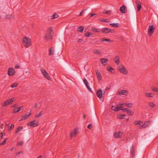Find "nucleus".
<instances>
[{
    "instance_id": "obj_1",
    "label": "nucleus",
    "mask_w": 158,
    "mask_h": 158,
    "mask_svg": "<svg viewBox=\"0 0 158 158\" xmlns=\"http://www.w3.org/2000/svg\"><path fill=\"white\" fill-rule=\"evenodd\" d=\"M53 32L52 28V27H49L44 36L45 40L49 41L52 39V33Z\"/></svg>"
},
{
    "instance_id": "obj_2",
    "label": "nucleus",
    "mask_w": 158,
    "mask_h": 158,
    "mask_svg": "<svg viewBox=\"0 0 158 158\" xmlns=\"http://www.w3.org/2000/svg\"><path fill=\"white\" fill-rule=\"evenodd\" d=\"M31 40L29 38L25 36L23 39V43L26 48H28L31 45Z\"/></svg>"
},
{
    "instance_id": "obj_3",
    "label": "nucleus",
    "mask_w": 158,
    "mask_h": 158,
    "mask_svg": "<svg viewBox=\"0 0 158 158\" xmlns=\"http://www.w3.org/2000/svg\"><path fill=\"white\" fill-rule=\"evenodd\" d=\"M118 70L121 73L124 75H127L128 73L127 69L123 65H120L118 67Z\"/></svg>"
},
{
    "instance_id": "obj_4",
    "label": "nucleus",
    "mask_w": 158,
    "mask_h": 158,
    "mask_svg": "<svg viewBox=\"0 0 158 158\" xmlns=\"http://www.w3.org/2000/svg\"><path fill=\"white\" fill-rule=\"evenodd\" d=\"M101 31L102 33L105 34H107L109 32L112 33L114 32V30H111L108 28H103L101 29Z\"/></svg>"
},
{
    "instance_id": "obj_5",
    "label": "nucleus",
    "mask_w": 158,
    "mask_h": 158,
    "mask_svg": "<svg viewBox=\"0 0 158 158\" xmlns=\"http://www.w3.org/2000/svg\"><path fill=\"white\" fill-rule=\"evenodd\" d=\"M155 29V28L153 25L149 26L148 29V35L151 36L154 32Z\"/></svg>"
},
{
    "instance_id": "obj_6",
    "label": "nucleus",
    "mask_w": 158,
    "mask_h": 158,
    "mask_svg": "<svg viewBox=\"0 0 158 158\" xmlns=\"http://www.w3.org/2000/svg\"><path fill=\"white\" fill-rule=\"evenodd\" d=\"M15 98H12L9 100L6 101L4 102L2 104V106H6L7 105L9 104H10L12 103V102L15 101Z\"/></svg>"
},
{
    "instance_id": "obj_7",
    "label": "nucleus",
    "mask_w": 158,
    "mask_h": 158,
    "mask_svg": "<svg viewBox=\"0 0 158 158\" xmlns=\"http://www.w3.org/2000/svg\"><path fill=\"white\" fill-rule=\"evenodd\" d=\"M28 126H31L32 127H35L39 125V123L35 120L30 121L27 124Z\"/></svg>"
},
{
    "instance_id": "obj_8",
    "label": "nucleus",
    "mask_w": 158,
    "mask_h": 158,
    "mask_svg": "<svg viewBox=\"0 0 158 158\" xmlns=\"http://www.w3.org/2000/svg\"><path fill=\"white\" fill-rule=\"evenodd\" d=\"M15 69L12 68H9L8 69V74L9 76H13L15 73Z\"/></svg>"
},
{
    "instance_id": "obj_9",
    "label": "nucleus",
    "mask_w": 158,
    "mask_h": 158,
    "mask_svg": "<svg viewBox=\"0 0 158 158\" xmlns=\"http://www.w3.org/2000/svg\"><path fill=\"white\" fill-rule=\"evenodd\" d=\"M123 134V132L121 131H118L116 132L114 135V136L115 138H120L122 137Z\"/></svg>"
},
{
    "instance_id": "obj_10",
    "label": "nucleus",
    "mask_w": 158,
    "mask_h": 158,
    "mask_svg": "<svg viewBox=\"0 0 158 158\" xmlns=\"http://www.w3.org/2000/svg\"><path fill=\"white\" fill-rule=\"evenodd\" d=\"M77 133L78 130L76 128L74 129L73 131L70 133L71 138L72 139V138L75 137Z\"/></svg>"
},
{
    "instance_id": "obj_11",
    "label": "nucleus",
    "mask_w": 158,
    "mask_h": 158,
    "mask_svg": "<svg viewBox=\"0 0 158 158\" xmlns=\"http://www.w3.org/2000/svg\"><path fill=\"white\" fill-rule=\"evenodd\" d=\"M128 93V91H127L123 89L118 91V94L119 95H126Z\"/></svg>"
},
{
    "instance_id": "obj_12",
    "label": "nucleus",
    "mask_w": 158,
    "mask_h": 158,
    "mask_svg": "<svg viewBox=\"0 0 158 158\" xmlns=\"http://www.w3.org/2000/svg\"><path fill=\"white\" fill-rule=\"evenodd\" d=\"M114 61L117 65H119L120 63V58L118 56H116L114 59Z\"/></svg>"
},
{
    "instance_id": "obj_13",
    "label": "nucleus",
    "mask_w": 158,
    "mask_h": 158,
    "mask_svg": "<svg viewBox=\"0 0 158 158\" xmlns=\"http://www.w3.org/2000/svg\"><path fill=\"white\" fill-rule=\"evenodd\" d=\"M102 89H98L97 91V96L99 98H101L102 97Z\"/></svg>"
},
{
    "instance_id": "obj_14",
    "label": "nucleus",
    "mask_w": 158,
    "mask_h": 158,
    "mask_svg": "<svg viewBox=\"0 0 158 158\" xmlns=\"http://www.w3.org/2000/svg\"><path fill=\"white\" fill-rule=\"evenodd\" d=\"M96 74L98 81H99L102 78V76L100 72L98 70H96Z\"/></svg>"
},
{
    "instance_id": "obj_15",
    "label": "nucleus",
    "mask_w": 158,
    "mask_h": 158,
    "mask_svg": "<svg viewBox=\"0 0 158 158\" xmlns=\"http://www.w3.org/2000/svg\"><path fill=\"white\" fill-rule=\"evenodd\" d=\"M100 60L101 62L103 65H106V63L108 61V60L106 58H101Z\"/></svg>"
},
{
    "instance_id": "obj_16",
    "label": "nucleus",
    "mask_w": 158,
    "mask_h": 158,
    "mask_svg": "<svg viewBox=\"0 0 158 158\" xmlns=\"http://www.w3.org/2000/svg\"><path fill=\"white\" fill-rule=\"evenodd\" d=\"M126 9V6L123 5L121 7H120V11L122 13H125V10Z\"/></svg>"
},
{
    "instance_id": "obj_17",
    "label": "nucleus",
    "mask_w": 158,
    "mask_h": 158,
    "mask_svg": "<svg viewBox=\"0 0 158 158\" xmlns=\"http://www.w3.org/2000/svg\"><path fill=\"white\" fill-rule=\"evenodd\" d=\"M107 70L111 73H114V70L110 65H109L107 67Z\"/></svg>"
},
{
    "instance_id": "obj_18",
    "label": "nucleus",
    "mask_w": 158,
    "mask_h": 158,
    "mask_svg": "<svg viewBox=\"0 0 158 158\" xmlns=\"http://www.w3.org/2000/svg\"><path fill=\"white\" fill-rule=\"evenodd\" d=\"M83 81L87 89H91L89 86V83L85 78L83 79Z\"/></svg>"
},
{
    "instance_id": "obj_19",
    "label": "nucleus",
    "mask_w": 158,
    "mask_h": 158,
    "mask_svg": "<svg viewBox=\"0 0 158 158\" xmlns=\"http://www.w3.org/2000/svg\"><path fill=\"white\" fill-rule=\"evenodd\" d=\"M131 156L132 157H134L135 156V148H134L133 145L131 147Z\"/></svg>"
},
{
    "instance_id": "obj_20",
    "label": "nucleus",
    "mask_w": 158,
    "mask_h": 158,
    "mask_svg": "<svg viewBox=\"0 0 158 158\" xmlns=\"http://www.w3.org/2000/svg\"><path fill=\"white\" fill-rule=\"evenodd\" d=\"M31 114L30 113L29 114H25L24 116H22L21 119L19 121H21L23 119L24 120L27 119L29 116L31 115Z\"/></svg>"
},
{
    "instance_id": "obj_21",
    "label": "nucleus",
    "mask_w": 158,
    "mask_h": 158,
    "mask_svg": "<svg viewBox=\"0 0 158 158\" xmlns=\"http://www.w3.org/2000/svg\"><path fill=\"white\" fill-rule=\"evenodd\" d=\"M22 107H23V106L19 107L17 108V110L16 108L14 109L13 113H15L18 112L21 110V108Z\"/></svg>"
},
{
    "instance_id": "obj_22",
    "label": "nucleus",
    "mask_w": 158,
    "mask_h": 158,
    "mask_svg": "<svg viewBox=\"0 0 158 158\" xmlns=\"http://www.w3.org/2000/svg\"><path fill=\"white\" fill-rule=\"evenodd\" d=\"M142 6L141 5V3L139 1L138 2L137 4V10L138 11H139L141 8Z\"/></svg>"
},
{
    "instance_id": "obj_23",
    "label": "nucleus",
    "mask_w": 158,
    "mask_h": 158,
    "mask_svg": "<svg viewBox=\"0 0 158 158\" xmlns=\"http://www.w3.org/2000/svg\"><path fill=\"white\" fill-rule=\"evenodd\" d=\"M59 17L58 15L56 13H54L51 16V19H56Z\"/></svg>"
},
{
    "instance_id": "obj_24",
    "label": "nucleus",
    "mask_w": 158,
    "mask_h": 158,
    "mask_svg": "<svg viewBox=\"0 0 158 158\" xmlns=\"http://www.w3.org/2000/svg\"><path fill=\"white\" fill-rule=\"evenodd\" d=\"M145 95L148 97H153L154 94L152 93H145Z\"/></svg>"
},
{
    "instance_id": "obj_25",
    "label": "nucleus",
    "mask_w": 158,
    "mask_h": 158,
    "mask_svg": "<svg viewBox=\"0 0 158 158\" xmlns=\"http://www.w3.org/2000/svg\"><path fill=\"white\" fill-rule=\"evenodd\" d=\"M143 123V122L141 121H135L134 122V124L135 125H140Z\"/></svg>"
},
{
    "instance_id": "obj_26",
    "label": "nucleus",
    "mask_w": 158,
    "mask_h": 158,
    "mask_svg": "<svg viewBox=\"0 0 158 158\" xmlns=\"http://www.w3.org/2000/svg\"><path fill=\"white\" fill-rule=\"evenodd\" d=\"M54 48L53 47H51L49 50V55L50 56L54 54Z\"/></svg>"
},
{
    "instance_id": "obj_27",
    "label": "nucleus",
    "mask_w": 158,
    "mask_h": 158,
    "mask_svg": "<svg viewBox=\"0 0 158 158\" xmlns=\"http://www.w3.org/2000/svg\"><path fill=\"white\" fill-rule=\"evenodd\" d=\"M124 104H120L118 106H117V110L119 111L120 110H123L122 108H123V106Z\"/></svg>"
},
{
    "instance_id": "obj_28",
    "label": "nucleus",
    "mask_w": 158,
    "mask_h": 158,
    "mask_svg": "<svg viewBox=\"0 0 158 158\" xmlns=\"http://www.w3.org/2000/svg\"><path fill=\"white\" fill-rule=\"evenodd\" d=\"M93 52L96 54H100L101 53V52L98 50L95 49L93 51Z\"/></svg>"
},
{
    "instance_id": "obj_29",
    "label": "nucleus",
    "mask_w": 158,
    "mask_h": 158,
    "mask_svg": "<svg viewBox=\"0 0 158 158\" xmlns=\"http://www.w3.org/2000/svg\"><path fill=\"white\" fill-rule=\"evenodd\" d=\"M23 128V127L22 126H19L16 130L15 133L17 134L19 133Z\"/></svg>"
},
{
    "instance_id": "obj_30",
    "label": "nucleus",
    "mask_w": 158,
    "mask_h": 158,
    "mask_svg": "<svg viewBox=\"0 0 158 158\" xmlns=\"http://www.w3.org/2000/svg\"><path fill=\"white\" fill-rule=\"evenodd\" d=\"M110 25L115 27H119L118 24V23H110Z\"/></svg>"
},
{
    "instance_id": "obj_31",
    "label": "nucleus",
    "mask_w": 158,
    "mask_h": 158,
    "mask_svg": "<svg viewBox=\"0 0 158 158\" xmlns=\"http://www.w3.org/2000/svg\"><path fill=\"white\" fill-rule=\"evenodd\" d=\"M91 30L93 31L94 32H100V30L99 29L96 28L94 27H92L91 28Z\"/></svg>"
},
{
    "instance_id": "obj_32",
    "label": "nucleus",
    "mask_w": 158,
    "mask_h": 158,
    "mask_svg": "<svg viewBox=\"0 0 158 158\" xmlns=\"http://www.w3.org/2000/svg\"><path fill=\"white\" fill-rule=\"evenodd\" d=\"M79 52L78 51H75L74 53V56L76 58L78 57Z\"/></svg>"
},
{
    "instance_id": "obj_33",
    "label": "nucleus",
    "mask_w": 158,
    "mask_h": 158,
    "mask_svg": "<svg viewBox=\"0 0 158 158\" xmlns=\"http://www.w3.org/2000/svg\"><path fill=\"white\" fill-rule=\"evenodd\" d=\"M6 18L10 19L14 18V16L12 15H7L6 16Z\"/></svg>"
},
{
    "instance_id": "obj_34",
    "label": "nucleus",
    "mask_w": 158,
    "mask_h": 158,
    "mask_svg": "<svg viewBox=\"0 0 158 158\" xmlns=\"http://www.w3.org/2000/svg\"><path fill=\"white\" fill-rule=\"evenodd\" d=\"M44 77L46 79H47L48 80H49L50 79V77L47 72H46V74H44Z\"/></svg>"
},
{
    "instance_id": "obj_35",
    "label": "nucleus",
    "mask_w": 158,
    "mask_h": 158,
    "mask_svg": "<svg viewBox=\"0 0 158 158\" xmlns=\"http://www.w3.org/2000/svg\"><path fill=\"white\" fill-rule=\"evenodd\" d=\"M92 35V34L91 32H87L85 33L84 35L86 37H89Z\"/></svg>"
},
{
    "instance_id": "obj_36",
    "label": "nucleus",
    "mask_w": 158,
    "mask_h": 158,
    "mask_svg": "<svg viewBox=\"0 0 158 158\" xmlns=\"http://www.w3.org/2000/svg\"><path fill=\"white\" fill-rule=\"evenodd\" d=\"M148 105L149 106L152 108L154 107L155 106V104L152 102L149 103Z\"/></svg>"
},
{
    "instance_id": "obj_37",
    "label": "nucleus",
    "mask_w": 158,
    "mask_h": 158,
    "mask_svg": "<svg viewBox=\"0 0 158 158\" xmlns=\"http://www.w3.org/2000/svg\"><path fill=\"white\" fill-rule=\"evenodd\" d=\"M87 10V9H86L83 10L80 13V16L83 15Z\"/></svg>"
},
{
    "instance_id": "obj_38",
    "label": "nucleus",
    "mask_w": 158,
    "mask_h": 158,
    "mask_svg": "<svg viewBox=\"0 0 158 158\" xmlns=\"http://www.w3.org/2000/svg\"><path fill=\"white\" fill-rule=\"evenodd\" d=\"M18 84L16 83H15L13 84H12L11 85L10 87L12 88L15 87L17 86V85H18Z\"/></svg>"
},
{
    "instance_id": "obj_39",
    "label": "nucleus",
    "mask_w": 158,
    "mask_h": 158,
    "mask_svg": "<svg viewBox=\"0 0 158 158\" xmlns=\"http://www.w3.org/2000/svg\"><path fill=\"white\" fill-rule=\"evenodd\" d=\"M146 127V125H145L144 123L143 125H140L139 127L138 128L139 129H142V128H144Z\"/></svg>"
},
{
    "instance_id": "obj_40",
    "label": "nucleus",
    "mask_w": 158,
    "mask_h": 158,
    "mask_svg": "<svg viewBox=\"0 0 158 158\" xmlns=\"http://www.w3.org/2000/svg\"><path fill=\"white\" fill-rule=\"evenodd\" d=\"M125 104L129 108H131L133 106V104L131 103H130L128 104L126 103Z\"/></svg>"
},
{
    "instance_id": "obj_41",
    "label": "nucleus",
    "mask_w": 158,
    "mask_h": 158,
    "mask_svg": "<svg viewBox=\"0 0 158 158\" xmlns=\"http://www.w3.org/2000/svg\"><path fill=\"white\" fill-rule=\"evenodd\" d=\"M117 108V106H112L111 107V109L113 110L117 111L118 110Z\"/></svg>"
},
{
    "instance_id": "obj_42",
    "label": "nucleus",
    "mask_w": 158,
    "mask_h": 158,
    "mask_svg": "<svg viewBox=\"0 0 158 158\" xmlns=\"http://www.w3.org/2000/svg\"><path fill=\"white\" fill-rule=\"evenodd\" d=\"M129 115H133L134 114V113L132 111H131L130 110H128L127 113Z\"/></svg>"
},
{
    "instance_id": "obj_43",
    "label": "nucleus",
    "mask_w": 158,
    "mask_h": 158,
    "mask_svg": "<svg viewBox=\"0 0 158 158\" xmlns=\"http://www.w3.org/2000/svg\"><path fill=\"white\" fill-rule=\"evenodd\" d=\"M43 114V112H40L39 114H37L35 116V117L37 118V117H40Z\"/></svg>"
},
{
    "instance_id": "obj_44",
    "label": "nucleus",
    "mask_w": 158,
    "mask_h": 158,
    "mask_svg": "<svg viewBox=\"0 0 158 158\" xmlns=\"http://www.w3.org/2000/svg\"><path fill=\"white\" fill-rule=\"evenodd\" d=\"M14 125L13 124H12L10 127L8 128V131H11L12 130L13 128L14 127Z\"/></svg>"
},
{
    "instance_id": "obj_45",
    "label": "nucleus",
    "mask_w": 158,
    "mask_h": 158,
    "mask_svg": "<svg viewBox=\"0 0 158 158\" xmlns=\"http://www.w3.org/2000/svg\"><path fill=\"white\" fill-rule=\"evenodd\" d=\"M8 139H6L4 140H3L0 143V145H3L4 144H5L6 143V140Z\"/></svg>"
},
{
    "instance_id": "obj_46",
    "label": "nucleus",
    "mask_w": 158,
    "mask_h": 158,
    "mask_svg": "<svg viewBox=\"0 0 158 158\" xmlns=\"http://www.w3.org/2000/svg\"><path fill=\"white\" fill-rule=\"evenodd\" d=\"M150 123L149 121H146L144 123V124L145 125H146V127L148 126L149 125Z\"/></svg>"
},
{
    "instance_id": "obj_47",
    "label": "nucleus",
    "mask_w": 158,
    "mask_h": 158,
    "mask_svg": "<svg viewBox=\"0 0 158 158\" xmlns=\"http://www.w3.org/2000/svg\"><path fill=\"white\" fill-rule=\"evenodd\" d=\"M41 72L44 75L45 74H46V71L43 69H41Z\"/></svg>"
},
{
    "instance_id": "obj_48",
    "label": "nucleus",
    "mask_w": 158,
    "mask_h": 158,
    "mask_svg": "<svg viewBox=\"0 0 158 158\" xmlns=\"http://www.w3.org/2000/svg\"><path fill=\"white\" fill-rule=\"evenodd\" d=\"M84 27L83 26H80V32H82L84 30Z\"/></svg>"
},
{
    "instance_id": "obj_49",
    "label": "nucleus",
    "mask_w": 158,
    "mask_h": 158,
    "mask_svg": "<svg viewBox=\"0 0 158 158\" xmlns=\"http://www.w3.org/2000/svg\"><path fill=\"white\" fill-rule=\"evenodd\" d=\"M23 141H19L17 143V145L18 146H20L23 145Z\"/></svg>"
},
{
    "instance_id": "obj_50",
    "label": "nucleus",
    "mask_w": 158,
    "mask_h": 158,
    "mask_svg": "<svg viewBox=\"0 0 158 158\" xmlns=\"http://www.w3.org/2000/svg\"><path fill=\"white\" fill-rule=\"evenodd\" d=\"M110 11H108L106 12H103L102 13L105 14H109L110 13Z\"/></svg>"
},
{
    "instance_id": "obj_51",
    "label": "nucleus",
    "mask_w": 158,
    "mask_h": 158,
    "mask_svg": "<svg viewBox=\"0 0 158 158\" xmlns=\"http://www.w3.org/2000/svg\"><path fill=\"white\" fill-rule=\"evenodd\" d=\"M105 41L109 42H113V41L112 40H111L110 39H105Z\"/></svg>"
},
{
    "instance_id": "obj_52",
    "label": "nucleus",
    "mask_w": 158,
    "mask_h": 158,
    "mask_svg": "<svg viewBox=\"0 0 158 158\" xmlns=\"http://www.w3.org/2000/svg\"><path fill=\"white\" fill-rule=\"evenodd\" d=\"M100 21L102 22H109V21H107L106 19H102Z\"/></svg>"
},
{
    "instance_id": "obj_53",
    "label": "nucleus",
    "mask_w": 158,
    "mask_h": 158,
    "mask_svg": "<svg viewBox=\"0 0 158 158\" xmlns=\"http://www.w3.org/2000/svg\"><path fill=\"white\" fill-rule=\"evenodd\" d=\"M88 127V128L89 129H91L92 128V125L91 124H89Z\"/></svg>"
},
{
    "instance_id": "obj_54",
    "label": "nucleus",
    "mask_w": 158,
    "mask_h": 158,
    "mask_svg": "<svg viewBox=\"0 0 158 158\" xmlns=\"http://www.w3.org/2000/svg\"><path fill=\"white\" fill-rule=\"evenodd\" d=\"M122 110H123L124 112H127V113L128 111L129 110L127 108H125L123 109Z\"/></svg>"
},
{
    "instance_id": "obj_55",
    "label": "nucleus",
    "mask_w": 158,
    "mask_h": 158,
    "mask_svg": "<svg viewBox=\"0 0 158 158\" xmlns=\"http://www.w3.org/2000/svg\"><path fill=\"white\" fill-rule=\"evenodd\" d=\"M23 152L21 151H19L18 152H17L16 154V156H17L19 155V154H20V153H22Z\"/></svg>"
},
{
    "instance_id": "obj_56",
    "label": "nucleus",
    "mask_w": 158,
    "mask_h": 158,
    "mask_svg": "<svg viewBox=\"0 0 158 158\" xmlns=\"http://www.w3.org/2000/svg\"><path fill=\"white\" fill-rule=\"evenodd\" d=\"M17 105V104H15L11 106V108H17V107L16 106Z\"/></svg>"
},
{
    "instance_id": "obj_57",
    "label": "nucleus",
    "mask_w": 158,
    "mask_h": 158,
    "mask_svg": "<svg viewBox=\"0 0 158 158\" xmlns=\"http://www.w3.org/2000/svg\"><path fill=\"white\" fill-rule=\"evenodd\" d=\"M105 38H101L100 39V41L101 42H103V41H105Z\"/></svg>"
},
{
    "instance_id": "obj_58",
    "label": "nucleus",
    "mask_w": 158,
    "mask_h": 158,
    "mask_svg": "<svg viewBox=\"0 0 158 158\" xmlns=\"http://www.w3.org/2000/svg\"><path fill=\"white\" fill-rule=\"evenodd\" d=\"M3 137V133L2 132V133H0V137L2 139Z\"/></svg>"
},
{
    "instance_id": "obj_59",
    "label": "nucleus",
    "mask_w": 158,
    "mask_h": 158,
    "mask_svg": "<svg viewBox=\"0 0 158 158\" xmlns=\"http://www.w3.org/2000/svg\"><path fill=\"white\" fill-rule=\"evenodd\" d=\"M96 15V14L95 13H93L92 14L90 15V17H93L95 15Z\"/></svg>"
},
{
    "instance_id": "obj_60",
    "label": "nucleus",
    "mask_w": 158,
    "mask_h": 158,
    "mask_svg": "<svg viewBox=\"0 0 158 158\" xmlns=\"http://www.w3.org/2000/svg\"><path fill=\"white\" fill-rule=\"evenodd\" d=\"M20 67V66L19 65H16L15 66V69H19Z\"/></svg>"
},
{
    "instance_id": "obj_61",
    "label": "nucleus",
    "mask_w": 158,
    "mask_h": 158,
    "mask_svg": "<svg viewBox=\"0 0 158 158\" xmlns=\"http://www.w3.org/2000/svg\"><path fill=\"white\" fill-rule=\"evenodd\" d=\"M36 158H42V156L41 155H40Z\"/></svg>"
},
{
    "instance_id": "obj_62",
    "label": "nucleus",
    "mask_w": 158,
    "mask_h": 158,
    "mask_svg": "<svg viewBox=\"0 0 158 158\" xmlns=\"http://www.w3.org/2000/svg\"><path fill=\"white\" fill-rule=\"evenodd\" d=\"M153 91L158 92V89H153Z\"/></svg>"
},
{
    "instance_id": "obj_63",
    "label": "nucleus",
    "mask_w": 158,
    "mask_h": 158,
    "mask_svg": "<svg viewBox=\"0 0 158 158\" xmlns=\"http://www.w3.org/2000/svg\"><path fill=\"white\" fill-rule=\"evenodd\" d=\"M37 103H35V108H37Z\"/></svg>"
},
{
    "instance_id": "obj_64",
    "label": "nucleus",
    "mask_w": 158,
    "mask_h": 158,
    "mask_svg": "<svg viewBox=\"0 0 158 158\" xmlns=\"http://www.w3.org/2000/svg\"><path fill=\"white\" fill-rule=\"evenodd\" d=\"M85 117H86V116L85 115V114H83V118L84 119H85Z\"/></svg>"
}]
</instances>
